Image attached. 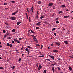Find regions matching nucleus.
<instances>
[{"mask_svg":"<svg viewBox=\"0 0 73 73\" xmlns=\"http://www.w3.org/2000/svg\"><path fill=\"white\" fill-rule=\"evenodd\" d=\"M20 23H21V22H18L17 23V24L19 25Z\"/></svg>","mask_w":73,"mask_h":73,"instance_id":"aec40b11","label":"nucleus"},{"mask_svg":"<svg viewBox=\"0 0 73 73\" xmlns=\"http://www.w3.org/2000/svg\"><path fill=\"white\" fill-rule=\"evenodd\" d=\"M44 24H49V23H48L47 22H46V21L44 22Z\"/></svg>","mask_w":73,"mask_h":73,"instance_id":"b1692460","label":"nucleus"},{"mask_svg":"<svg viewBox=\"0 0 73 73\" xmlns=\"http://www.w3.org/2000/svg\"><path fill=\"white\" fill-rule=\"evenodd\" d=\"M4 5H8V3H5L3 4Z\"/></svg>","mask_w":73,"mask_h":73,"instance_id":"393cba45","label":"nucleus"},{"mask_svg":"<svg viewBox=\"0 0 73 73\" xmlns=\"http://www.w3.org/2000/svg\"><path fill=\"white\" fill-rule=\"evenodd\" d=\"M12 44H9V46L10 47H12Z\"/></svg>","mask_w":73,"mask_h":73,"instance_id":"c85d7f7f","label":"nucleus"},{"mask_svg":"<svg viewBox=\"0 0 73 73\" xmlns=\"http://www.w3.org/2000/svg\"><path fill=\"white\" fill-rule=\"evenodd\" d=\"M7 46H9V43H7L6 44Z\"/></svg>","mask_w":73,"mask_h":73,"instance_id":"58836bf2","label":"nucleus"},{"mask_svg":"<svg viewBox=\"0 0 73 73\" xmlns=\"http://www.w3.org/2000/svg\"><path fill=\"white\" fill-rule=\"evenodd\" d=\"M62 11H60L58 13L59 14L62 13Z\"/></svg>","mask_w":73,"mask_h":73,"instance_id":"4c0bfd02","label":"nucleus"},{"mask_svg":"<svg viewBox=\"0 0 73 73\" xmlns=\"http://www.w3.org/2000/svg\"><path fill=\"white\" fill-rule=\"evenodd\" d=\"M69 57H70V58H73V56H69Z\"/></svg>","mask_w":73,"mask_h":73,"instance_id":"bf43d9fd","label":"nucleus"},{"mask_svg":"<svg viewBox=\"0 0 73 73\" xmlns=\"http://www.w3.org/2000/svg\"><path fill=\"white\" fill-rule=\"evenodd\" d=\"M19 12V10L17 9V11H16V12H15V13H17V12Z\"/></svg>","mask_w":73,"mask_h":73,"instance_id":"7c9ffc66","label":"nucleus"},{"mask_svg":"<svg viewBox=\"0 0 73 73\" xmlns=\"http://www.w3.org/2000/svg\"><path fill=\"white\" fill-rule=\"evenodd\" d=\"M14 40L15 42H17V41L18 40H17V38H16V39H14Z\"/></svg>","mask_w":73,"mask_h":73,"instance_id":"4468645a","label":"nucleus"},{"mask_svg":"<svg viewBox=\"0 0 73 73\" xmlns=\"http://www.w3.org/2000/svg\"><path fill=\"white\" fill-rule=\"evenodd\" d=\"M29 9L28 8H27L26 9V10L28 12H29V10H28Z\"/></svg>","mask_w":73,"mask_h":73,"instance_id":"e433bc0d","label":"nucleus"},{"mask_svg":"<svg viewBox=\"0 0 73 73\" xmlns=\"http://www.w3.org/2000/svg\"><path fill=\"white\" fill-rule=\"evenodd\" d=\"M12 32H16V29H13L12 30Z\"/></svg>","mask_w":73,"mask_h":73,"instance_id":"ddd939ff","label":"nucleus"},{"mask_svg":"<svg viewBox=\"0 0 73 73\" xmlns=\"http://www.w3.org/2000/svg\"><path fill=\"white\" fill-rule=\"evenodd\" d=\"M48 56H49V57H50V58H52V60H54V56H51L50 55H48Z\"/></svg>","mask_w":73,"mask_h":73,"instance_id":"f257e3e1","label":"nucleus"},{"mask_svg":"<svg viewBox=\"0 0 73 73\" xmlns=\"http://www.w3.org/2000/svg\"><path fill=\"white\" fill-rule=\"evenodd\" d=\"M27 48H31V47L30 46H27Z\"/></svg>","mask_w":73,"mask_h":73,"instance_id":"3c124183","label":"nucleus"},{"mask_svg":"<svg viewBox=\"0 0 73 73\" xmlns=\"http://www.w3.org/2000/svg\"><path fill=\"white\" fill-rule=\"evenodd\" d=\"M44 17L43 16V15H41V17H40V19H43V18H44Z\"/></svg>","mask_w":73,"mask_h":73,"instance_id":"5701e85b","label":"nucleus"},{"mask_svg":"<svg viewBox=\"0 0 73 73\" xmlns=\"http://www.w3.org/2000/svg\"><path fill=\"white\" fill-rule=\"evenodd\" d=\"M56 20H58V18H57L55 19Z\"/></svg>","mask_w":73,"mask_h":73,"instance_id":"864d4df0","label":"nucleus"},{"mask_svg":"<svg viewBox=\"0 0 73 73\" xmlns=\"http://www.w3.org/2000/svg\"><path fill=\"white\" fill-rule=\"evenodd\" d=\"M58 70H60L61 69V68H60L58 67Z\"/></svg>","mask_w":73,"mask_h":73,"instance_id":"c03bdc74","label":"nucleus"},{"mask_svg":"<svg viewBox=\"0 0 73 73\" xmlns=\"http://www.w3.org/2000/svg\"><path fill=\"white\" fill-rule=\"evenodd\" d=\"M12 43L13 44H14V42L13 40L12 41Z\"/></svg>","mask_w":73,"mask_h":73,"instance_id":"4d7b16f0","label":"nucleus"},{"mask_svg":"<svg viewBox=\"0 0 73 73\" xmlns=\"http://www.w3.org/2000/svg\"><path fill=\"white\" fill-rule=\"evenodd\" d=\"M42 68V66H41L40 65L39 66V67H38V70H40Z\"/></svg>","mask_w":73,"mask_h":73,"instance_id":"39448f33","label":"nucleus"},{"mask_svg":"<svg viewBox=\"0 0 73 73\" xmlns=\"http://www.w3.org/2000/svg\"><path fill=\"white\" fill-rule=\"evenodd\" d=\"M46 61H50V59H46Z\"/></svg>","mask_w":73,"mask_h":73,"instance_id":"c756f323","label":"nucleus"},{"mask_svg":"<svg viewBox=\"0 0 73 73\" xmlns=\"http://www.w3.org/2000/svg\"><path fill=\"white\" fill-rule=\"evenodd\" d=\"M55 45H57L58 46H60V44L59 43L56 42L55 43Z\"/></svg>","mask_w":73,"mask_h":73,"instance_id":"9d476101","label":"nucleus"},{"mask_svg":"<svg viewBox=\"0 0 73 73\" xmlns=\"http://www.w3.org/2000/svg\"><path fill=\"white\" fill-rule=\"evenodd\" d=\"M16 13L14 12L12 13V15H16Z\"/></svg>","mask_w":73,"mask_h":73,"instance_id":"cd10ccee","label":"nucleus"},{"mask_svg":"<svg viewBox=\"0 0 73 73\" xmlns=\"http://www.w3.org/2000/svg\"><path fill=\"white\" fill-rule=\"evenodd\" d=\"M42 2L41 1H38V4H41Z\"/></svg>","mask_w":73,"mask_h":73,"instance_id":"412c9836","label":"nucleus"},{"mask_svg":"<svg viewBox=\"0 0 73 73\" xmlns=\"http://www.w3.org/2000/svg\"><path fill=\"white\" fill-rule=\"evenodd\" d=\"M11 68H12L13 70L14 69H15V66H13Z\"/></svg>","mask_w":73,"mask_h":73,"instance_id":"a878e982","label":"nucleus"},{"mask_svg":"<svg viewBox=\"0 0 73 73\" xmlns=\"http://www.w3.org/2000/svg\"><path fill=\"white\" fill-rule=\"evenodd\" d=\"M16 19V18H15V17H13L11 18V20H15Z\"/></svg>","mask_w":73,"mask_h":73,"instance_id":"f03ea898","label":"nucleus"},{"mask_svg":"<svg viewBox=\"0 0 73 73\" xmlns=\"http://www.w3.org/2000/svg\"><path fill=\"white\" fill-rule=\"evenodd\" d=\"M4 24H6V25H8V23H6L5 22Z\"/></svg>","mask_w":73,"mask_h":73,"instance_id":"13d9d810","label":"nucleus"},{"mask_svg":"<svg viewBox=\"0 0 73 73\" xmlns=\"http://www.w3.org/2000/svg\"><path fill=\"white\" fill-rule=\"evenodd\" d=\"M17 43H18V44H20V42H19V40H17Z\"/></svg>","mask_w":73,"mask_h":73,"instance_id":"ea45409f","label":"nucleus"},{"mask_svg":"<svg viewBox=\"0 0 73 73\" xmlns=\"http://www.w3.org/2000/svg\"><path fill=\"white\" fill-rule=\"evenodd\" d=\"M69 69L70 70V71H72V67L70 66L69 67Z\"/></svg>","mask_w":73,"mask_h":73,"instance_id":"f3484780","label":"nucleus"},{"mask_svg":"<svg viewBox=\"0 0 73 73\" xmlns=\"http://www.w3.org/2000/svg\"><path fill=\"white\" fill-rule=\"evenodd\" d=\"M64 43H65V44H68V42L67 41H64Z\"/></svg>","mask_w":73,"mask_h":73,"instance_id":"a211bd4d","label":"nucleus"},{"mask_svg":"<svg viewBox=\"0 0 73 73\" xmlns=\"http://www.w3.org/2000/svg\"><path fill=\"white\" fill-rule=\"evenodd\" d=\"M11 2H12V3H15V1H12Z\"/></svg>","mask_w":73,"mask_h":73,"instance_id":"f704fd0d","label":"nucleus"},{"mask_svg":"<svg viewBox=\"0 0 73 73\" xmlns=\"http://www.w3.org/2000/svg\"><path fill=\"white\" fill-rule=\"evenodd\" d=\"M55 29H56L55 28H54L52 29V30L54 31V30H55Z\"/></svg>","mask_w":73,"mask_h":73,"instance_id":"c9c22d12","label":"nucleus"},{"mask_svg":"<svg viewBox=\"0 0 73 73\" xmlns=\"http://www.w3.org/2000/svg\"><path fill=\"white\" fill-rule=\"evenodd\" d=\"M29 22H31V18L30 17H29Z\"/></svg>","mask_w":73,"mask_h":73,"instance_id":"bb28decb","label":"nucleus"},{"mask_svg":"<svg viewBox=\"0 0 73 73\" xmlns=\"http://www.w3.org/2000/svg\"><path fill=\"white\" fill-rule=\"evenodd\" d=\"M19 40L20 41H21V38H19Z\"/></svg>","mask_w":73,"mask_h":73,"instance_id":"09e8293b","label":"nucleus"},{"mask_svg":"<svg viewBox=\"0 0 73 73\" xmlns=\"http://www.w3.org/2000/svg\"><path fill=\"white\" fill-rule=\"evenodd\" d=\"M59 21H56V24H58V23H59Z\"/></svg>","mask_w":73,"mask_h":73,"instance_id":"a19ab883","label":"nucleus"},{"mask_svg":"<svg viewBox=\"0 0 73 73\" xmlns=\"http://www.w3.org/2000/svg\"><path fill=\"white\" fill-rule=\"evenodd\" d=\"M54 35H55V36L57 35L56 34V33H54Z\"/></svg>","mask_w":73,"mask_h":73,"instance_id":"6e6d98bb","label":"nucleus"},{"mask_svg":"<svg viewBox=\"0 0 73 73\" xmlns=\"http://www.w3.org/2000/svg\"><path fill=\"white\" fill-rule=\"evenodd\" d=\"M4 69V68L3 67H0V69Z\"/></svg>","mask_w":73,"mask_h":73,"instance_id":"72a5a7b5","label":"nucleus"},{"mask_svg":"<svg viewBox=\"0 0 73 73\" xmlns=\"http://www.w3.org/2000/svg\"><path fill=\"white\" fill-rule=\"evenodd\" d=\"M36 29H39V27H37L36 28Z\"/></svg>","mask_w":73,"mask_h":73,"instance_id":"8fccbe9b","label":"nucleus"},{"mask_svg":"<svg viewBox=\"0 0 73 73\" xmlns=\"http://www.w3.org/2000/svg\"><path fill=\"white\" fill-rule=\"evenodd\" d=\"M23 49H24V47H22L21 48V50H23Z\"/></svg>","mask_w":73,"mask_h":73,"instance_id":"603ef678","label":"nucleus"},{"mask_svg":"<svg viewBox=\"0 0 73 73\" xmlns=\"http://www.w3.org/2000/svg\"><path fill=\"white\" fill-rule=\"evenodd\" d=\"M61 6L62 7H65V5H61Z\"/></svg>","mask_w":73,"mask_h":73,"instance_id":"79ce46f5","label":"nucleus"},{"mask_svg":"<svg viewBox=\"0 0 73 73\" xmlns=\"http://www.w3.org/2000/svg\"><path fill=\"white\" fill-rule=\"evenodd\" d=\"M3 47V46H1L0 45V48H2Z\"/></svg>","mask_w":73,"mask_h":73,"instance_id":"338daca9","label":"nucleus"},{"mask_svg":"<svg viewBox=\"0 0 73 73\" xmlns=\"http://www.w3.org/2000/svg\"><path fill=\"white\" fill-rule=\"evenodd\" d=\"M8 9V8H5V9L6 10Z\"/></svg>","mask_w":73,"mask_h":73,"instance_id":"e2e57ef3","label":"nucleus"},{"mask_svg":"<svg viewBox=\"0 0 73 73\" xmlns=\"http://www.w3.org/2000/svg\"><path fill=\"white\" fill-rule=\"evenodd\" d=\"M7 37V36L5 35V36H4V37L5 38V37Z\"/></svg>","mask_w":73,"mask_h":73,"instance_id":"69168bd1","label":"nucleus"},{"mask_svg":"<svg viewBox=\"0 0 73 73\" xmlns=\"http://www.w3.org/2000/svg\"><path fill=\"white\" fill-rule=\"evenodd\" d=\"M36 46H40V44H37Z\"/></svg>","mask_w":73,"mask_h":73,"instance_id":"49530a36","label":"nucleus"},{"mask_svg":"<svg viewBox=\"0 0 73 73\" xmlns=\"http://www.w3.org/2000/svg\"><path fill=\"white\" fill-rule=\"evenodd\" d=\"M38 15H36L35 17V20H37V19H38Z\"/></svg>","mask_w":73,"mask_h":73,"instance_id":"6e6552de","label":"nucleus"},{"mask_svg":"<svg viewBox=\"0 0 73 73\" xmlns=\"http://www.w3.org/2000/svg\"><path fill=\"white\" fill-rule=\"evenodd\" d=\"M31 36H32V37L33 38L34 40V41H35V39H36V37H36V36H34V35H31Z\"/></svg>","mask_w":73,"mask_h":73,"instance_id":"20e7f679","label":"nucleus"},{"mask_svg":"<svg viewBox=\"0 0 73 73\" xmlns=\"http://www.w3.org/2000/svg\"><path fill=\"white\" fill-rule=\"evenodd\" d=\"M41 22H38L36 24V25L38 26L40 25H41Z\"/></svg>","mask_w":73,"mask_h":73,"instance_id":"423d86ee","label":"nucleus"},{"mask_svg":"<svg viewBox=\"0 0 73 73\" xmlns=\"http://www.w3.org/2000/svg\"><path fill=\"white\" fill-rule=\"evenodd\" d=\"M51 46H53V44L52 43L51 44Z\"/></svg>","mask_w":73,"mask_h":73,"instance_id":"de8ad7c7","label":"nucleus"},{"mask_svg":"<svg viewBox=\"0 0 73 73\" xmlns=\"http://www.w3.org/2000/svg\"><path fill=\"white\" fill-rule=\"evenodd\" d=\"M28 35L29 36V35H30V34H29V33L28 34Z\"/></svg>","mask_w":73,"mask_h":73,"instance_id":"0e129e2a","label":"nucleus"},{"mask_svg":"<svg viewBox=\"0 0 73 73\" xmlns=\"http://www.w3.org/2000/svg\"><path fill=\"white\" fill-rule=\"evenodd\" d=\"M53 52H55V53H57V52H58V51L57 50H53Z\"/></svg>","mask_w":73,"mask_h":73,"instance_id":"6ab92c4d","label":"nucleus"},{"mask_svg":"<svg viewBox=\"0 0 73 73\" xmlns=\"http://www.w3.org/2000/svg\"><path fill=\"white\" fill-rule=\"evenodd\" d=\"M56 63L52 64L51 65H52V66H54V65H56Z\"/></svg>","mask_w":73,"mask_h":73,"instance_id":"473e14b6","label":"nucleus"},{"mask_svg":"<svg viewBox=\"0 0 73 73\" xmlns=\"http://www.w3.org/2000/svg\"><path fill=\"white\" fill-rule=\"evenodd\" d=\"M53 3H50L49 4L48 6H49V7H51V6H53Z\"/></svg>","mask_w":73,"mask_h":73,"instance_id":"0eeeda50","label":"nucleus"},{"mask_svg":"<svg viewBox=\"0 0 73 73\" xmlns=\"http://www.w3.org/2000/svg\"><path fill=\"white\" fill-rule=\"evenodd\" d=\"M24 55V54H22V56H23Z\"/></svg>","mask_w":73,"mask_h":73,"instance_id":"052dcab7","label":"nucleus"},{"mask_svg":"<svg viewBox=\"0 0 73 73\" xmlns=\"http://www.w3.org/2000/svg\"><path fill=\"white\" fill-rule=\"evenodd\" d=\"M26 51H27V52L28 53V54H29V49L26 48L25 49Z\"/></svg>","mask_w":73,"mask_h":73,"instance_id":"7ed1b4c3","label":"nucleus"},{"mask_svg":"<svg viewBox=\"0 0 73 73\" xmlns=\"http://www.w3.org/2000/svg\"><path fill=\"white\" fill-rule=\"evenodd\" d=\"M46 70H44V72H43V73H46Z\"/></svg>","mask_w":73,"mask_h":73,"instance_id":"a18cd8bd","label":"nucleus"},{"mask_svg":"<svg viewBox=\"0 0 73 73\" xmlns=\"http://www.w3.org/2000/svg\"><path fill=\"white\" fill-rule=\"evenodd\" d=\"M34 41H35L36 42H37V41H38V40H37V39H36Z\"/></svg>","mask_w":73,"mask_h":73,"instance_id":"5fc2aeb1","label":"nucleus"},{"mask_svg":"<svg viewBox=\"0 0 73 73\" xmlns=\"http://www.w3.org/2000/svg\"><path fill=\"white\" fill-rule=\"evenodd\" d=\"M21 60V58H19L18 60V61H20Z\"/></svg>","mask_w":73,"mask_h":73,"instance_id":"37998d69","label":"nucleus"},{"mask_svg":"<svg viewBox=\"0 0 73 73\" xmlns=\"http://www.w3.org/2000/svg\"><path fill=\"white\" fill-rule=\"evenodd\" d=\"M11 37H8V39H9V40L11 39Z\"/></svg>","mask_w":73,"mask_h":73,"instance_id":"680f3d73","label":"nucleus"},{"mask_svg":"<svg viewBox=\"0 0 73 73\" xmlns=\"http://www.w3.org/2000/svg\"><path fill=\"white\" fill-rule=\"evenodd\" d=\"M33 10H34V8H33V6L31 7V12H33Z\"/></svg>","mask_w":73,"mask_h":73,"instance_id":"1a4fd4ad","label":"nucleus"},{"mask_svg":"<svg viewBox=\"0 0 73 73\" xmlns=\"http://www.w3.org/2000/svg\"><path fill=\"white\" fill-rule=\"evenodd\" d=\"M30 32V30H28V32Z\"/></svg>","mask_w":73,"mask_h":73,"instance_id":"774afa93","label":"nucleus"},{"mask_svg":"<svg viewBox=\"0 0 73 73\" xmlns=\"http://www.w3.org/2000/svg\"><path fill=\"white\" fill-rule=\"evenodd\" d=\"M69 17V16H65L64 17V19H65V18H68Z\"/></svg>","mask_w":73,"mask_h":73,"instance_id":"f8f14e48","label":"nucleus"},{"mask_svg":"<svg viewBox=\"0 0 73 73\" xmlns=\"http://www.w3.org/2000/svg\"><path fill=\"white\" fill-rule=\"evenodd\" d=\"M39 57H44V55H41V56H39Z\"/></svg>","mask_w":73,"mask_h":73,"instance_id":"4be33fe9","label":"nucleus"},{"mask_svg":"<svg viewBox=\"0 0 73 73\" xmlns=\"http://www.w3.org/2000/svg\"><path fill=\"white\" fill-rule=\"evenodd\" d=\"M6 36H7V35H9V33H8V31H7V33L5 34Z\"/></svg>","mask_w":73,"mask_h":73,"instance_id":"9b49d317","label":"nucleus"},{"mask_svg":"<svg viewBox=\"0 0 73 73\" xmlns=\"http://www.w3.org/2000/svg\"><path fill=\"white\" fill-rule=\"evenodd\" d=\"M3 33H5V32H6V31H5V30H3Z\"/></svg>","mask_w":73,"mask_h":73,"instance_id":"2f4dec72","label":"nucleus"},{"mask_svg":"<svg viewBox=\"0 0 73 73\" xmlns=\"http://www.w3.org/2000/svg\"><path fill=\"white\" fill-rule=\"evenodd\" d=\"M52 70H53V72H55V70H54V67H52Z\"/></svg>","mask_w":73,"mask_h":73,"instance_id":"dca6fc26","label":"nucleus"},{"mask_svg":"<svg viewBox=\"0 0 73 73\" xmlns=\"http://www.w3.org/2000/svg\"><path fill=\"white\" fill-rule=\"evenodd\" d=\"M31 32L32 33H35V32L33 31L32 30L30 29Z\"/></svg>","mask_w":73,"mask_h":73,"instance_id":"2eb2a0df","label":"nucleus"}]
</instances>
